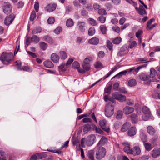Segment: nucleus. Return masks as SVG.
<instances>
[{
    "instance_id": "6ab92c4d",
    "label": "nucleus",
    "mask_w": 160,
    "mask_h": 160,
    "mask_svg": "<svg viewBox=\"0 0 160 160\" xmlns=\"http://www.w3.org/2000/svg\"><path fill=\"white\" fill-rule=\"evenodd\" d=\"M137 129L135 127H132L130 128L128 131V135L129 136H132L136 134Z\"/></svg>"
},
{
    "instance_id": "39448f33",
    "label": "nucleus",
    "mask_w": 160,
    "mask_h": 160,
    "mask_svg": "<svg viewBox=\"0 0 160 160\" xmlns=\"http://www.w3.org/2000/svg\"><path fill=\"white\" fill-rule=\"evenodd\" d=\"M142 111L144 114L142 117L143 120L146 121L148 120L151 116V113L149 109L146 106H144L142 108Z\"/></svg>"
},
{
    "instance_id": "c03bdc74",
    "label": "nucleus",
    "mask_w": 160,
    "mask_h": 160,
    "mask_svg": "<svg viewBox=\"0 0 160 160\" xmlns=\"http://www.w3.org/2000/svg\"><path fill=\"white\" fill-rule=\"evenodd\" d=\"M36 14L35 11H33L31 14L30 15V20L31 21H33L34 19L36 18Z\"/></svg>"
},
{
    "instance_id": "58836bf2",
    "label": "nucleus",
    "mask_w": 160,
    "mask_h": 160,
    "mask_svg": "<svg viewBox=\"0 0 160 160\" xmlns=\"http://www.w3.org/2000/svg\"><path fill=\"white\" fill-rule=\"evenodd\" d=\"M121 38L118 37L114 39L112 41V42L113 44H118L121 42Z\"/></svg>"
},
{
    "instance_id": "7ed1b4c3",
    "label": "nucleus",
    "mask_w": 160,
    "mask_h": 160,
    "mask_svg": "<svg viewBox=\"0 0 160 160\" xmlns=\"http://www.w3.org/2000/svg\"><path fill=\"white\" fill-rule=\"evenodd\" d=\"M97 147L98 148L96 151V158L97 159L101 160L105 157L106 153V150L103 147Z\"/></svg>"
},
{
    "instance_id": "338daca9",
    "label": "nucleus",
    "mask_w": 160,
    "mask_h": 160,
    "mask_svg": "<svg viewBox=\"0 0 160 160\" xmlns=\"http://www.w3.org/2000/svg\"><path fill=\"white\" fill-rule=\"evenodd\" d=\"M61 31V27H57L54 31V32L56 34H59Z\"/></svg>"
},
{
    "instance_id": "a18cd8bd",
    "label": "nucleus",
    "mask_w": 160,
    "mask_h": 160,
    "mask_svg": "<svg viewBox=\"0 0 160 160\" xmlns=\"http://www.w3.org/2000/svg\"><path fill=\"white\" fill-rule=\"evenodd\" d=\"M106 18L105 17L101 16L98 17V20L101 23H104L106 21Z\"/></svg>"
},
{
    "instance_id": "ea45409f",
    "label": "nucleus",
    "mask_w": 160,
    "mask_h": 160,
    "mask_svg": "<svg viewBox=\"0 0 160 160\" xmlns=\"http://www.w3.org/2000/svg\"><path fill=\"white\" fill-rule=\"evenodd\" d=\"M60 56L61 59H65L67 58V55L66 52L63 51H61L59 52Z\"/></svg>"
},
{
    "instance_id": "393cba45",
    "label": "nucleus",
    "mask_w": 160,
    "mask_h": 160,
    "mask_svg": "<svg viewBox=\"0 0 160 160\" xmlns=\"http://www.w3.org/2000/svg\"><path fill=\"white\" fill-rule=\"evenodd\" d=\"M147 131L150 135H153L155 132V129L151 126H149L147 127Z\"/></svg>"
},
{
    "instance_id": "a878e982",
    "label": "nucleus",
    "mask_w": 160,
    "mask_h": 160,
    "mask_svg": "<svg viewBox=\"0 0 160 160\" xmlns=\"http://www.w3.org/2000/svg\"><path fill=\"white\" fill-rule=\"evenodd\" d=\"M44 66L48 68H52L54 67V65L52 62L50 61H46L44 62Z\"/></svg>"
},
{
    "instance_id": "dca6fc26",
    "label": "nucleus",
    "mask_w": 160,
    "mask_h": 160,
    "mask_svg": "<svg viewBox=\"0 0 160 160\" xmlns=\"http://www.w3.org/2000/svg\"><path fill=\"white\" fill-rule=\"evenodd\" d=\"M123 111L125 114L128 115L132 113L134 111V109L132 107L126 106L123 108Z\"/></svg>"
},
{
    "instance_id": "69168bd1",
    "label": "nucleus",
    "mask_w": 160,
    "mask_h": 160,
    "mask_svg": "<svg viewBox=\"0 0 160 160\" xmlns=\"http://www.w3.org/2000/svg\"><path fill=\"white\" fill-rule=\"evenodd\" d=\"M149 158L148 155H145L142 156L141 158V160H148Z\"/></svg>"
},
{
    "instance_id": "4d7b16f0",
    "label": "nucleus",
    "mask_w": 160,
    "mask_h": 160,
    "mask_svg": "<svg viewBox=\"0 0 160 160\" xmlns=\"http://www.w3.org/2000/svg\"><path fill=\"white\" fill-rule=\"evenodd\" d=\"M55 21L54 18L53 17H50L48 20V22L49 24H52Z\"/></svg>"
},
{
    "instance_id": "4c0bfd02",
    "label": "nucleus",
    "mask_w": 160,
    "mask_h": 160,
    "mask_svg": "<svg viewBox=\"0 0 160 160\" xmlns=\"http://www.w3.org/2000/svg\"><path fill=\"white\" fill-rule=\"evenodd\" d=\"M123 115L122 111L118 110L117 112L116 118L118 119H120L122 118Z\"/></svg>"
},
{
    "instance_id": "aec40b11",
    "label": "nucleus",
    "mask_w": 160,
    "mask_h": 160,
    "mask_svg": "<svg viewBox=\"0 0 160 160\" xmlns=\"http://www.w3.org/2000/svg\"><path fill=\"white\" fill-rule=\"evenodd\" d=\"M99 39L97 38H93L88 40V43L92 45H97L99 43Z\"/></svg>"
},
{
    "instance_id": "603ef678",
    "label": "nucleus",
    "mask_w": 160,
    "mask_h": 160,
    "mask_svg": "<svg viewBox=\"0 0 160 160\" xmlns=\"http://www.w3.org/2000/svg\"><path fill=\"white\" fill-rule=\"evenodd\" d=\"M88 156L89 158L91 160H94L93 152L92 151H89L88 152Z\"/></svg>"
},
{
    "instance_id": "3c124183",
    "label": "nucleus",
    "mask_w": 160,
    "mask_h": 160,
    "mask_svg": "<svg viewBox=\"0 0 160 160\" xmlns=\"http://www.w3.org/2000/svg\"><path fill=\"white\" fill-rule=\"evenodd\" d=\"M72 67L73 68H76L78 70L80 67L79 63L77 62H74L72 64Z\"/></svg>"
},
{
    "instance_id": "7c9ffc66",
    "label": "nucleus",
    "mask_w": 160,
    "mask_h": 160,
    "mask_svg": "<svg viewBox=\"0 0 160 160\" xmlns=\"http://www.w3.org/2000/svg\"><path fill=\"white\" fill-rule=\"evenodd\" d=\"M95 33V28L93 27H92L89 28L88 31V34L89 36H92Z\"/></svg>"
},
{
    "instance_id": "2eb2a0df",
    "label": "nucleus",
    "mask_w": 160,
    "mask_h": 160,
    "mask_svg": "<svg viewBox=\"0 0 160 160\" xmlns=\"http://www.w3.org/2000/svg\"><path fill=\"white\" fill-rule=\"evenodd\" d=\"M85 27L86 23L85 22H78L77 23V28L80 32H84L85 30Z\"/></svg>"
},
{
    "instance_id": "c9c22d12",
    "label": "nucleus",
    "mask_w": 160,
    "mask_h": 160,
    "mask_svg": "<svg viewBox=\"0 0 160 160\" xmlns=\"http://www.w3.org/2000/svg\"><path fill=\"white\" fill-rule=\"evenodd\" d=\"M42 31V29L40 27H37L32 30V34H36L40 33Z\"/></svg>"
},
{
    "instance_id": "20e7f679",
    "label": "nucleus",
    "mask_w": 160,
    "mask_h": 160,
    "mask_svg": "<svg viewBox=\"0 0 160 160\" xmlns=\"http://www.w3.org/2000/svg\"><path fill=\"white\" fill-rule=\"evenodd\" d=\"M114 107L112 103H109L106 106L105 115L109 117L112 116L114 113Z\"/></svg>"
},
{
    "instance_id": "bf43d9fd",
    "label": "nucleus",
    "mask_w": 160,
    "mask_h": 160,
    "mask_svg": "<svg viewBox=\"0 0 160 160\" xmlns=\"http://www.w3.org/2000/svg\"><path fill=\"white\" fill-rule=\"evenodd\" d=\"M102 64L100 62H97L94 65V67L96 68H102Z\"/></svg>"
},
{
    "instance_id": "a19ab883",
    "label": "nucleus",
    "mask_w": 160,
    "mask_h": 160,
    "mask_svg": "<svg viewBox=\"0 0 160 160\" xmlns=\"http://www.w3.org/2000/svg\"><path fill=\"white\" fill-rule=\"evenodd\" d=\"M89 23L92 26H95L97 24L96 21L93 18H89L88 19Z\"/></svg>"
},
{
    "instance_id": "774afa93",
    "label": "nucleus",
    "mask_w": 160,
    "mask_h": 160,
    "mask_svg": "<svg viewBox=\"0 0 160 160\" xmlns=\"http://www.w3.org/2000/svg\"><path fill=\"white\" fill-rule=\"evenodd\" d=\"M98 57L100 58H103L105 56V53L103 51H99L98 53Z\"/></svg>"
},
{
    "instance_id": "864d4df0",
    "label": "nucleus",
    "mask_w": 160,
    "mask_h": 160,
    "mask_svg": "<svg viewBox=\"0 0 160 160\" xmlns=\"http://www.w3.org/2000/svg\"><path fill=\"white\" fill-rule=\"evenodd\" d=\"M125 1L129 3L132 5L134 7L137 6V4L132 0H125Z\"/></svg>"
},
{
    "instance_id": "5fc2aeb1",
    "label": "nucleus",
    "mask_w": 160,
    "mask_h": 160,
    "mask_svg": "<svg viewBox=\"0 0 160 160\" xmlns=\"http://www.w3.org/2000/svg\"><path fill=\"white\" fill-rule=\"evenodd\" d=\"M65 63H63L58 67L59 69L61 71H64L65 70Z\"/></svg>"
},
{
    "instance_id": "a211bd4d",
    "label": "nucleus",
    "mask_w": 160,
    "mask_h": 160,
    "mask_svg": "<svg viewBox=\"0 0 160 160\" xmlns=\"http://www.w3.org/2000/svg\"><path fill=\"white\" fill-rule=\"evenodd\" d=\"M152 155L153 157L156 158L160 155V148H155L152 151Z\"/></svg>"
},
{
    "instance_id": "c756f323",
    "label": "nucleus",
    "mask_w": 160,
    "mask_h": 160,
    "mask_svg": "<svg viewBox=\"0 0 160 160\" xmlns=\"http://www.w3.org/2000/svg\"><path fill=\"white\" fill-rule=\"evenodd\" d=\"M31 38V41L34 43H37L38 42L40 41L39 38L36 35H33Z\"/></svg>"
},
{
    "instance_id": "9d476101",
    "label": "nucleus",
    "mask_w": 160,
    "mask_h": 160,
    "mask_svg": "<svg viewBox=\"0 0 160 160\" xmlns=\"http://www.w3.org/2000/svg\"><path fill=\"white\" fill-rule=\"evenodd\" d=\"M99 124L102 129L107 132H109L110 128L108 126H107V121L105 120H101L99 122Z\"/></svg>"
},
{
    "instance_id": "f3484780",
    "label": "nucleus",
    "mask_w": 160,
    "mask_h": 160,
    "mask_svg": "<svg viewBox=\"0 0 160 160\" xmlns=\"http://www.w3.org/2000/svg\"><path fill=\"white\" fill-rule=\"evenodd\" d=\"M135 9L138 11V13L140 15H143L147 14L146 12L144 9L143 7L141 5H140L139 8L136 7Z\"/></svg>"
},
{
    "instance_id": "4be33fe9",
    "label": "nucleus",
    "mask_w": 160,
    "mask_h": 160,
    "mask_svg": "<svg viewBox=\"0 0 160 160\" xmlns=\"http://www.w3.org/2000/svg\"><path fill=\"white\" fill-rule=\"evenodd\" d=\"M107 142V139L106 138L104 137H102L98 143L97 147H101V146H102L106 143Z\"/></svg>"
},
{
    "instance_id": "f257e3e1",
    "label": "nucleus",
    "mask_w": 160,
    "mask_h": 160,
    "mask_svg": "<svg viewBox=\"0 0 160 160\" xmlns=\"http://www.w3.org/2000/svg\"><path fill=\"white\" fill-rule=\"evenodd\" d=\"M93 61L91 57H88L85 58L82 63L83 68H80L78 69V71L80 73H83L85 72L86 71H89L90 69V63Z\"/></svg>"
},
{
    "instance_id": "0eeeda50",
    "label": "nucleus",
    "mask_w": 160,
    "mask_h": 160,
    "mask_svg": "<svg viewBox=\"0 0 160 160\" xmlns=\"http://www.w3.org/2000/svg\"><path fill=\"white\" fill-rule=\"evenodd\" d=\"M112 98L120 102H123L126 100V97L122 94L118 92H115L112 93Z\"/></svg>"
},
{
    "instance_id": "473e14b6",
    "label": "nucleus",
    "mask_w": 160,
    "mask_h": 160,
    "mask_svg": "<svg viewBox=\"0 0 160 160\" xmlns=\"http://www.w3.org/2000/svg\"><path fill=\"white\" fill-rule=\"evenodd\" d=\"M74 23L72 20L69 18L66 21V25L67 27H70L73 25Z\"/></svg>"
},
{
    "instance_id": "09e8293b",
    "label": "nucleus",
    "mask_w": 160,
    "mask_h": 160,
    "mask_svg": "<svg viewBox=\"0 0 160 160\" xmlns=\"http://www.w3.org/2000/svg\"><path fill=\"white\" fill-rule=\"evenodd\" d=\"M43 38L44 40L48 42L52 43V38L49 37V36H46L43 37Z\"/></svg>"
},
{
    "instance_id": "72a5a7b5",
    "label": "nucleus",
    "mask_w": 160,
    "mask_h": 160,
    "mask_svg": "<svg viewBox=\"0 0 160 160\" xmlns=\"http://www.w3.org/2000/svg\"><path fill=\"white\" fill-rule=\"evenodd\" d=\"M40 48L43 50H45L47 47V44L44 42H41L39 43Z\"/></svg>"
},
{
    "instance_id": "37998d69",
    "label": "nucleus",
    "mask_w": 160,
    "mask_h": 160,
    "mask_svg": "<svg viewBox=\"0 0 160 160\" xmlns=\"http://www.w3.org/2000/svg\"><path fill=\"white\" fill-rule=\"evenodd\" d=\"M140 138L142 141L145 142L147 141V137L146 136L144 133H141L140 135Z\"/></svg>"
},
{
    "instance_id": "cd10ccee",
    "label": "nucleus",
    "mask_w": 160,
    "mask_h": 160,
    "mask_svg": "<svg viewBox=\"0 0 160 160\" xmlns=\"http://www.w3.org/2000/svg\"><path fill=\"white\" fill-rule=\"evenodd\" d=\"M137 82L136 80L135 79H132L128 82V84L130 87H133L137 84Z\"/></svg>"
},
{
    "instance_id": "680f3d73",
    "label": "nucleus",
    "mask_w": 160,
    "mask_h": 160,
    "mask_svg": "<svg viewBox=\"0 0 160 160\" xmlns=\"http://www.w3.org/2000/svg\"><path fill=\"white\" fill-rule=\"evenodd\" d=\"M98 13L99 14L105 15L106 12L105 10L103 9H100L98 10Z\"/></svg>"
},
{
    "instance_id": "de8ad7c7",
    "label": "nucleus",
    "mask_w": 160,
    "mask_h": 160,
    "mask_svg": "<svg viewBox=\"0 0 160 160\" xmlns=\"http://www.w3.org/2000/svg\"><path fill=\"white\" fill-rule=\"evenodd\" d=\"M112 88V86L111 85L109 86L107 88L105 89V92L108 94H109L110 93Z\"/></svg>"
},
{
    "instance_id": "f8f14e48",
    "label": "nucleus",
    "mask_w": 160,
    "mask_h": 160,
    "mask_svg": "<svg viewBox=\"0 0 160 160\" xmlns=\"http://www.w3.org/2000/svg\"><path fill=\"white\" fill-rule=\"evenodd\" d=\"M141 152V150L139 147L135 146L131 150V154H133L134 156L139 155Z\"/></svg>"
},
{
    "instance_id": "49530a36",
    "label": "nucleus",
    "mask_w": 160,
    "mask_h": 160,
    "mask_svg": "<svg viewBox=\"0 0 160 160\" xmlns=\"http://www.w3.org/2000/svg\"><path fill=\"white\" fill-rule=\"evenodd\" d=\"M100 30L103 34H105L106 32V28L103 25H102L100 26Z\"/></svg>"
},
{
    "instance_id": "052dcab7",
    "label": "nucleus",
    "mask_w": 160,
    "mask_h": 160,
    "mask_svg": "<svg viewBox=\"0 0 160 160\" xmlns=\"http://www.w3.org/2000/svg\"><path fill=\"white\" fill-rule=\"evenodd\" d=\"M137 45V43L135 41L132 42L129 45V47L130 48L132 49L133 47L136 46Z\"/></svg>"
},
{
    "instance_id": "13d9d810",
    "label": "nucleus",
    "mask_w": 160,
    "mask_h": 160,
    "mask_svg": "<svg viewBox=\"0 0 160 160\" xmlns=\"http://www.w3.org/2000/svg\"><path fill=\"white\" fill-rule=\"evenodd\" d=\"M155 21V19L154 18L150 19L147 23V26H146V28L147 29L152 24V22Z\"/></svg>"
},
{
    "instance_id": "f03ea898",
    "label": "nucleus",
    "mask_w": 160,
    "mask_h": 160,
    "mask_svg": "<svg viewBox=\"0 0 160 160\" xmlns=\"http://www.w3.org/2000/svg\"><path fill=\"white\" fill-rule=\"evenodd\" d=\"M13 57L12 53H6L3 52L1 55L0 59L2 62L6 64H8L12 60Z\"/></svg>"
},
{
    "instance_id": "412c9836",
    "label": "nucleus",
    "mask_w": 160,
    "mask_h": 160,
    "mask_svg": "<svg viewBox=\"0 0 160 160\" xmlns=\"http://www.w3.org/2000/svg\"><path fill=\"white\" fill-rule=\"evenodd\" d=\"M51 60L54 62L57 63L58 62L59 58L56 53H52L51 56Z\"/></svg>"
},
{
    "instance_id": "6e6d98bb",
    "label": "nucleus",
    "mask_w": 160,
    "mask_h": 160,
    "mask_svg": "<svg viewBox=\"0 0 160 160\" xmlns=\"http://www.w3.org/2000/svg\"><path fill=\"white\" fill-rule=\"evenodd\" d=\"M107 47L110 50H111L112 49V43L109 41H107Z\"/></svg>"
},
{
    "instance_id": "ddd939ff",
    "label": "nucleus",
    "mask_w": 160,
    "mask_h": 160,
    "mask_svg": "<svg viewBox=\"0 0 160 160\" xmlns=\"http://www.w3.org/2000/svg\"><path fill=\"white\" fill-rule=\"evenodd\" d=\"M157 72V71L154 68H152L150 69V75L149 76L153 82H158V81L155 78Z\"/></svg>"
},
{
    "instance_id": "b1692460",
    "label": "nucleus",
    "mask_w": 160,
    "mask_h": 160,
    "mask_svg": "<svg viewBox=\"0 0 160 160\" xmlns=\"http://www.w3.org/2000/svg\"><path fill=\"white\" fill-rule=\"evenodd\" d=\"M130 118L132 122L133 123H137L138 121V118L137 115L133 113L130 115Z\"/></svg>"
},
{
    "instance_id": "0e129e2a",
    "label": "nucleus",
    "mask_w": 160,
    "mask_h": 160,
    "mask_svg": "<svg viewBox=\"0 0 160 160\" xmlns=\"http://www.w3.org/2000/svg\"><path fill=\"white\" fill-rule=\"evenodd\" d=\"M142 31L141 30H139L136 33V36L138 38H139L140 36L141 35L142 33Z\"/></svg>"
},
{
    "instance_id": "e433bc0d",
    "label": "nucleus",
    "mask_w": 160,
    "mask_h": 160,
    "mask_svg": "<svg viewBox=\"0 0 160 160\" xmlns=\"http://www.w3.org/2000/svg\"><path fill=\"white\" fill-rule=\"evenodd\" d=\"M144 146L145 149L147 151H150L152 148V145L148 143H145L144 144Z\"/></svg>"
},
{
    "instance_id": "8fccbe9b",
    "label": "nucleus",
    "mask_w": 160,
    "mask_h": 160,
    "mask_svg": "<svg viewBox=\"0 0 160 160\" xmlns=\"http://www.w3.org/2000/svg\"><path fill=\"white\" fill-rule=\"evenodd\" d=\"M112 29L114 31L118 33H119L120 32V28L117 25H115L113 27H112Z\"/></svg>"
},
{
    "instance_id": "5701e85b",
    "label": "nucleus",
    "mask_w": 160,
    "mask_h": 160,
    "mask_svg": "<svg viewBox=\"0 0 160 160\" xmlns=\"http://www.w3.org/2000/svg\"><path fill=\"white\" fill-rule=\"evenodd\" d=\"M131 124L129 122H127L122 125L121 128V131L122 132L126 131L130 126Z\"/></svg>"
},
{
    "instance_id": "79ce46f5",
    "label": "nucleus",
    "mask_w": 160,
    "mask_h": 160,
    "mask_svg": "<svg viewBox=\"0 0 160 160\" xmlns=\"http://www.w3.org/2000/svg\"><path fill=\"white\" fill-rule=\"evenodd\" d=\"M132 149H130L129 145L128 146L125 147L123 148L124 151L128 154H131V152Z\"/></svg>"
},
{
    "instance_id": "1a4fd4ad",
    "label": "nucleus",
    "mask_w": 160,
    "mask_h": 160,
    "mask_svg": "<svg viewBox=\"0 0 160 160\" xmlns=\"http://www.w3.org/2000/svg\"><path fill=\"white\" fill-rule=\"evenodd\" d=\"M3 10L4 12L6 14L10 13L12 11L11 4L8 2H4L3 4Z\"/></svg>"
},
{
    "instance_id": "e2e57ef3",
    "label": "nucleus",
    "mask_w": 160,
    "mask_h": 160,
    "mask_svg": "<svg viewBox=\"0 0 160 160\" xmlns=\"http://www.w3.org/2000/svg\"><path fill=\"white\" fill-rule=\"evenodd\" d=\"M39 7V6L38 2H36L34 5V8L36 12H38V11Z\"/></svg>"
},
{
    "instance_id": "6e6552de",
    "label": "nucleus",
    "mask_w": 160,
    "mask_h": 160,
    "mask_svg": "<svg viewBox=\"0 0 160 160\" xmlns=\"http://www.w3.org/2000/svg\"><path fill=\"white\" fill-rule=\"evenodd\" d=\"M96 139L95 136L94 134H91L87 138L86 143L88 146H90L92 145Z\"/></svg>"
},
{
    "instance_id": "f704fd0d",
    "label": "nucleus",
    "mask_w": 160,
    "mask_h": 160,
    "mask_svg": "<svg viewBox=\"0 0 160 160\" xmlns=\"http://www.w3.org/2000/svg\"><path fill=\"white\" fill-rule=\"evenodd\" d=\"M83 131L87 133L91 129V126L88 124H85L83 127Z\"/></svg>"
},
{
    "instance_id": "2f4dec72",
    "label": "nucleus",
    "mask_w": 160,
    "mask_h": 160,
    "mask_svg": "<svg viewBox=\"0 0 160 160\" xmlns=\"http://www.w3.org/2000/svg\"><path fill=\"white\" fill-rule=\"evenodd\" d=\"M93 129L95 130L96 132L99 133L101 134H103V131L99 128L97 127L95 125H92Z\"/></svg>"
},
{
    "instance_id": "4468645a",
    "label": "nucleus",
    "mask_w": 160,
    "mask_h": 160,
    "mask_svg": "<svg viewBox=\"0 0 160 160\" xmlns=\"http://www.w3.org/2000/svg\"><path fill=\"white\" fill-rule=\"evenodd\" d=\"M56 7V5L54 4H49L45 8V11L50 12L54 11Z\"/></svg>"
},
{
    "instance_id": "423d86ee",
    "label": "nucleus",
    "mask_w": 160,
    "mask_h": 160,
    "mask_svg": "<svg viewBox=\"0 0 160 160\" xmlns=\"http://www.w3.org/2000/svg\"><path fill=\"white\" fill-rule=\"evenodd\" d=\"M139 78L143 81V83L149 85L152 81L149 76L145 73H142L139 75Z\"/></svg>"
},
{
    "instance_id": "9b49d317",
    "label": "nucleus",
    "mask_w": 160,
    "mask_h": 160,
    "mask_svg": "<svg viewBox=\"0 0 160 160\" xmlns=\"http://www.w3.org/2000/svg\"><path fill=\"white\" fill-rule=\"evenodd\" d=\"M15 18V16L13 14H11L8 16H7L4 20V24L6 26H8L11 24Z\"/></svg>"
},
{
    "instance_id": "c85d7f7f",
    "label": "nucleus",
    "mask_w": 160,
    "mask_h": 160,
    "mask_svg": "<svg viewBox=\"0 0 160 160\" xmlns=\"http://www.w3.org/2000/svg\"><path fill=\"white\" fill-rule=\"evenodd\" d=\"M127 72H128V71H127V70H125L123 71H121V72H119L118 74H116L113 78L116 77V78H119L122 76L123 75H126Z\"/></svg>"
},
{
    "instance_id": "bb28decb",
    "label": "nucleus",
    "mask_w": 160,
    "mask_h": 160,
    "mask_svg": "<svg viewBox=\"0 0 160 160\" xmlns=\"http://www.w3.org/2000/svg\"><path fill=\"white\" fill-rule=\"evenodd\" d=\"M18 70H23L28 72H31L32 70V69L31 68L28 66H24L22 68L18 67Z\"/></svg>"
}]
</instances>
